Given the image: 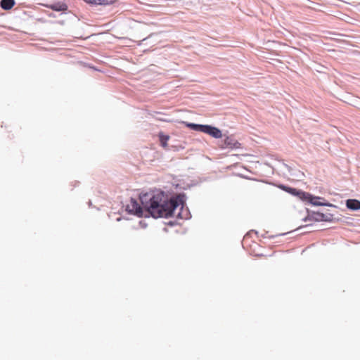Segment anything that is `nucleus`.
Instances as JSON below:
<instances>
[{
  "label": "nucleus",
  "mask_w": 360,
  "mask_h": 360,
  "mask_svg": "<svg viewBox=\"0 0 360 360\" xmlns=\"http://www.w3.org/2000/svg\"><path fill=\"white\" fill-rule=\"evenodd\" d=\"M88 205H89V207H91V206H92V202H91V200H89V201L88 202Z\"/></svg>",
  "instance_id": "nucleus-19"
},
{
  "label": "nucleus",
  "mask_w": 360,
  "mask_h": 360,
  "mask_svg": "<svg viewBox=\"0 0 360 360\" xmlns=\"http://www.w3.org/2000/svg\"><path fill=\"white\" fill-rule=\"evenodd\" d=\"M304 202L305 204L311 205L313 206H326L336 207L335 205L326 201L324 198L320 196H316L310 193L307 192Z\"/></svg>",
  "instance_id": "nucleus-4"
},
{
  "label": "nucleus",
  "mask_w": 360,
  "mask_h": 360,
  "mask_svg": "<svg viewBox=\"0 0 360 360\" xmlns=\"http://www.w3.org/2000/svg\"><path fill=\"white\" fill-rule=\"evenodd\" d=\"M277 186L281 190L285 191L286 193L293 196L297 197L298 199H300L301 201L304 202V198H306L305 195H307L306 191L282 184H278Z\"/></svg>",
  "instance_id": "nucleus-5"
},
{
  "label": "nucleus",
  "mask_w": 360,
  "mask_h": 360,
  "mask_svg": "<svg viewBox=\"0 0 360 360\" xmlns=\"http://www.w3.org/2000/svg\"><path fill=\"white\" fill-rule=\"evenodd\" d=\"M147 39H148V37H146V38H144L143 40L140 41V42L139 43V45H141V43H142L143 41H144L147 40Z\"/></svg>",
  "instance_id": "nucleus-17"
},
{
  "label": "nucleus",
  "mask_w": 360,
  "mask_h": 360,
  "mask_svg": "<svg viewBox=\"0 0 360 360\" xmlns=\"http://www.w3.org/2000/svg\"><path fill=\"white\" fill-rule=\"evenodd\" d=\"M79 184V181H74L72 182H71V186L72 187H76Z\"/></svg>",
  "instance_id": "nucleus-15"
},
{
  "label": "nucleus",
  "mask_w": 360,
  "mask_h": 360,
  "mask_svg": "<svg viewBox=\"0 0 360 360\" xmlns=\"http://www.w3.org/2000/svg\"><path fill=\"white\" fill-rule=\"evenodd\" d=\"M252 232V233H255V234H257V231H255V230H252V231H250L249 233H248L245 236V237H248V236H249Z\"/></svg>",
  "instance_id": "nucleus-16"
},
{
  "label": "nucleus",
  "mask_w": 360,
  "mask_h": 360,
  "mask_svg": "<svg viewBox=\"0 0 360 360\" xmlns=\"http://www.w3.org/2000/svg\"><path fill=\"white\" fill-rule=\"evenodd\" d=\"M140 224L141 226H142L143 227H146V224H143L142 221H140Z\"/></svg>",
  "instance_id": "nucleus-18"
},
{
  "label": "nucleus",
  "mask_w": 360,
  "mask_h": 360,
  "mask_svg": "<svg viewBox=\"0 0 360 360\" xmlns=\"http://www.w3.org/2000/svg\"><path fill=\"white\" fill-rule=\"evenodd\" d=\"M47 8H51L54 11H62L64 12L68 10V6L65 3L56 2L46 6Z\"/></svg>",
  "instance_id": "nucleus-9"
},
{
  "label": "nucleus",
  "mask_w": 360,
  "mask_h": 360,
  "mask_svg": "<svg viewBox=\"0 0 360 360\" xmlns=\"http://www.w3.org/2000/svg\"><path fill=\"white\" fill-rule=\"evenodd\" d=\"M15 0H1L0 6L5 11L11 10L15 6Z\"/></svg>",
  "instance_id": "nucleus-11"
},
{
  "label": "nucleus",
  "mask_w": 360,
  "mask_h": 360,
  "mask_svg": "<svg viewBox=\"0 0 360 360\" xmlns=\"http://www.w3.org/2000/svg\"><path fill=\"white\" fill-rule=\"evenodd\" d=\"M49 16L55 17V15L53 14H49Z\"/></svg>",
  "instance_id": "nucleus-21"
},
{
  "label": "nucleus",
  "mask_w": 360,
  "mask_h": 360,
  "mask_svg": "<svg viewBox=\"0 0 360 360\" xmlns=\"http://www.w3.org/2000/svg\"><path fill=\"white\" fill-rule=\"evenodd\" d=\"M312 226V224H306V225H304V226H299L297 229H295V231H298V230H300L302 229H304V228H309Z\"/></svg>",
  "instance_id": "nucleus-13"
},
{
  "label": "nucleus",
  "mask_w": 360,
  "mask_h": 360,
  "mask_svg": "<svg viewBox=\"0 0 360 360\" xmlns=\"http://www.w3.org/2000/svg\"><path fill=\"white\" fill-rule=\"evenodd\" d=\"M158 138L160 146L163 148H166L167 146V141L169 139V136L160 131L158 133Z\"/></svg>",
  "instance_id": "nucleus-12"
},
{
  "label": "nucleus",
  "mask_w": 360,
  "mask_h": 360,
  "mask_svg": "<svg viewBox=\"0 0 360 360\" xmlns=\"http://www.w3.org/2000/svg\"><path fill=\"white\" fill-rule=\"evenodd\" d=\"M141 205L134 198H130V204L125 207V211L130 214L138 217L158 219L160 217H167L172 212L174 207L169 208L168 206V199L167 193L160 190L156 189L148 193H141L139 195ZM176 201H171L170 204L174 202V205H179L182 202L181 197L175 198Z\"/></svg>",
  "instance_id": "nucleus-1"
},
{
  "label": "nucleus",
  "mask_w": 360,
  "mask_h": 360,
  "mask_svg": "<svg viewBox=\"0 0 360 360\" xmlns=\"http://www.w3.org/2000/svg\"><path fill=\"white\" fill-rule=\"evenodd\" d=\"M121 219H122V218H121V217H118V218H117V219H116V220H117V221H121Z\"/></svg>",
  "instance_id": "nucleus-20"
},
{
  "label": "nucleus",
  "mask_w": 360,
  "mask_h": 360,
  "mask_svg": "<svg viewBox=\"0 0 360 360\" xmlns=\"http://www.w3.org/2000/svg\"><path fill=\"white\" fill-rule=\"evenodd\" d=\"M286 233H281L280 236H285Z\"/></svg>",
  "instance_id": "nucleus-22"
},
{
  "label": "nucleus",
  "mask_w": 360,
  "mask_h": 360,
  "mask_svg": "<svg viewBox=\"0 0 360 360\" xmlns=\"http://www.w3.org/2000/svg\"><path fill=\"white\" fill-rule=\"evenodd\" d=\"M202 132L214 139H219L223 136L221 130L211 124H205Z\"/></svg>",
  "instance_id": "nucleus-7"
},
{
  "label": "nucleus",
  "mask_w": 360,
  "mask_h": 360,
  "mask_svg": "<svg viewBox=\"0 0 360 360\" xmlns=\"http://www.w3.org/2000/svg\"><path fill=\"white\" fill-rule=\"evenodd\" d=\"M346 207L349 210L357 211L360 210V200L357 199H347L346 200Z\"/></svg>",
  "instance_id": "nucleus-8"
},
{
  "label": "nucleus",
  "mask_w": 360,
  "mask_h": 360,
  "mask_svg": "<svg viewBox=\"0 0 360 360\" xmlns=\"http://www.w3.org/2000/svg\"><path fill=\"white\" fill-rule=\"evenodd\" d=\"M182 123L187 128L190 129L191 130L195 131L202 132L204 127H205V124H197V123L188 122H182Z\"/></svg>",
  "instance_id": "nucleus-10"
},
{
  "label": "nucleus",
  "mask_w": 360,
  "mask_h": 360,
  "mask_svg": "<svg viewBox=\"0 0 360 360\" xmlns=\"http://www.w3.org/2000/svg\"><path fill=\"white\" fill-rule=\"evenodd\" d=\"M166 224L169 226H174L177 224V222H176V220H174V221H169L168 222L166 223Z\"/></svg>",
  "instance_id": "nucleus-14"
},
{
  "label": "nucleus",
  "mask_w": 360,
  "mask_h": 360,
  "mask_svg": "<svg viewBox=\"0 0 360 360\" xmlns=\"http://www.w3.org/2000/svg\"><path fill=\"white\" fill-rule=\"evenodd\" d=\"M220 147L223 149H238L241 148V143H239L233 136H224Z\"/></svg>",
  "instance_id": "nucleus-6"
},
{
  "label": "nucleus",
  "mask_w": 360,
  "mask_h": 360,
  "mask_svg": "<svg viewBox=\"0 0 360 360\" xmlns=\"http://www.w3.org/2000/svg\"><path fill=\"white\" fill-rule=\"evenodd\" d=\"M306 212L307 216L302 219V221L304 222L309 221H314L316 222H333L335 221L334 215L331 213L315 212L310 210L309 209H307Z\"/></svg>",
  "instance_id": "nucleus-3"
},
{
  "label": "nucleus",
  "mask_w": 360,
  "mask_h": 360,
  "mask_svg": "<svg viewBox=\"0 0 360 360\" xmlns=\"http://www.w3.org/2000/svg\"><path fill=\"white\" fill-rule=\"evenodd\" d=\"M178 197H181L182 198V202H180V203L178 205H174V202H172L171 204H170V202H168L169 207L172 208V207H174V209H172V212L169 214V216H168L166 218L167 219V218L171 217L173 215L175 210L178 207L180 206L181 207L180 210L176 215L177 218L181 219H186V220L191 219V214L190 212L189 209L188 207L184 209V206L186 205V201L187 199V196H186V193L182 192V193H177L175 195H172L171 196H169L168 194H167V198L168 199V201H169V202H170V200H171V201H176L175 200V198H178Z\"/></svg>",
  "instance_id": "nucleus-2"
}]
</instances>
